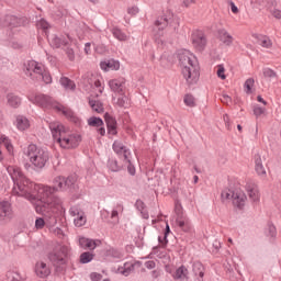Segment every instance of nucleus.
Instances as JSON below:
<instances>
[{
  "instance_id": "5701e85b",
  "label": "nucleus",
  "mask_w": 281,
  "mask_h": 281,
  "mask_svg": "<svg viewBox=\"0 0 281 281\" xmlns=\"http://www.w3.org/2000/svg\"><path fill=\"white\" fill-rule=\"evenodd\" d=\"M18 131H27L30 128V120L23 115H19L14 122Z\"/></svg>"
},
{
  "instance_id": "79ce46f5",
  "label": "nucleus",
  "mask_w": 281,
  "mask_h": 281,
  "mask_svg": "<svg viewBox=\"0 0 281 281\" xmlns=\"http://www.w3.org/2000/svg\"><path fill=\"white\" fill-rule=\"evenodd\" d=\"M254 85H256V81L254 80V78H249L245 81V91L246 93H251V90L254 89Z\"/></svg>"
},
{
  "instance_id": "ea45409f",
  "label": "nucleus",
  "mask_w": 281,
  "mask_h": 281,
  "mask_svg": "<svg viewBox=\"0 0 281 281\" xmlns=\"http://www.w3.org/2000/svg\"><path fill=\"white\" fill-rule=\"evenodd\" d=\"M91 260H93V254L91 252H82L80 256V262H82V265H87L88 262H91Z\"/></svg>"
},
{
  "instance_id": "7c9ffc66",
  "label": "nucleus",
  "mask_w": 281,
  "mask_h": 281,
  "mask_svg": "<svg viewBox=\"0 0 281 281\" xmlns=\"http://www.w3.org/2000/svg\"><path fill=\"white\" fill-rule=\"evenodd\" d=\"M169 23L170 19H168V16H160L156 20L155 25L158 27V30H166Z\"/></svg>"
},
{
  "instance_id": "a878e982",
  "label": "nucleus",
  "mask_w": 281,
  "mask_h": 281,
  "mask_svg": "<svg viewBox=\"0 0 281 281\" xmlns=\"http://www.w3.org/2000/svg\"><path fill=\"white\" fill-rule=\"evenodd\" d=\"M188 274H189L188 268H186V266H181L175 271L173 278L175 280L184 281V280H188Z\"/></svg>"
},
{
  "instance_id": "052dcab7",
  "label": "nucleus",
  "mask_w": 281,
  "mask_h": 281,
  "mask_svg": "<svg viewBox=\"0 0 281 281\" xmlns=\"http://www.w3.org/2000/svg\"><path fill=\"white\" fill-rule=\"evenodd\" d=\"M145 267H146L147 269H155V261H147V262L145 263Z\"/></svg>"
},
{
  "instance_id": "49530a36",
  "label": "nucleus",
  "mask_w": 281,
  "mask_h": 281,
  "mask_svg": "<svg viewBox=\"0 0 281 281\" xmlns=\"http://www.w3.org/2000/svg\"><path fill=\"white\" fill-rule=\"evenodd\" d=\"M94 88L99 91V93H103V91H104V81L100 80V79H97L94 81Z\"/></svg>"
},
{
  "instance_id": "423d86ee",
  "label": "nucleus",
  "mask_w": 281,
  "mask_h": 281,
  "mask_svg": "<svg viewBox=\"0 0 281 281\" xmlns=\"http://www.w3.org/2000/svg\"><path fill=\"white\" fill-rule=\"evenodd\" d=\"M26 157L34 170H43L49 161V151L36 145H30L26 150Z\"/></svg>"
},
{
  "instance_id": "393cba45",
  "label": "nucleus",
  "mask_w": 281,
  "mask_h": 281,
  "mask_svg": "<svg viewBox=\"0 0 281 281\" xmlns=\"http://www.w3.org/2000/svg\"><path fill=\"white\" fill-rule=\"evenodd\" d=\"M7 104L8 106H11V109H19V106H21V97L14 93H9L7 95Z\"/></svg>"
},
{
  "instance_id": "864d4df0",
  "label": "nucleus",
  "mask_w": 281,
  "mask_h": 281,
  "mask_svg": "<svg viewBox=\"0 0 281 281\" xmlns=\"http://www.w3.org/2000/svg\"><path fill=\"white\" fill-rule=\"evenodd\" d=\"M50 44L53 45V47H61L63 46V41H60L59 37H53L50 40Z\"/></svg>"
},
{
  "instance_id": "4be33fe9",
  "label": "nucleus",
  "mask_w": 281,
  "mask_h": 281,
  "mask_svg": "<svg viewBox=\"0 0 281 281\" xmlns=\"http://www.w3.org/2000/svg\"><path fill=\"white\" fill-rule=\"evenodd\" d=\"M2 148H5L9 155H14V146H12L10 139L5 136H0V161L3 159V157H1Z\"/></svg>"
},
{
  "instance_id": "473e14b6",
  "label": "nucleus",
  "mask_w": 281,
  "mask_h": 281,
  "mask_svg": "<svg viewBox=\"0 0 281 281\" xmlns=\"http://www.w3.org/2000/svg\"><path fill=\"white\" fill-rule=\"evenodd\" d=\"M122 212H124V205H122V204H116L114 207H113V210H112V212H111V218L112 220H116V222L119 221V216H120V214H122Z\"/></svg>"
},
{
  "instance_id": "bb28decb",
  "label": "nucleus",
  "mask_w": 281,
  "mask_h": 281,
  "mask_svg": "<svg viewBox=\"0 0 281 281\" xmlns=\"http://www.w3.org/2000/svg\"><path fill=\"white\" fill-rule=\"evenodd\" d=\"M178 227L182 229V232L190 233L192 232V223H190V220L183 217V218H178L176 221Z\"/></svg>"
},
{
  "instance_id": "c9c22d12",
  "label": "nucleus",
  "mask_w": 281,
  "mask_h": 281,
  "mask_svg": "<svg viewBox=\"0 0 281 281\" xmlns=\"http://www.w3.org/2000/svg\"><path fill=\"white\" fill-rule=\"evenodd\" d=\"M60 85L65 87L68 91H71L76 87V83H74V81L66 77H63L60 79Z\"/></svg>"
},
{
  "instance_id": "de8ad7c7",
  "label": "nucleus",
  "mask_w": 281,
  "mask_h": 281,
  "mask_svg": "<svg viewBox=\"0 0 281 281\" xmlns=\"http://www.w3.org/2000/svg\"><path fill=\"white\" fill-rule=\"evenodd\" d=\"M41 80H44L46 85H49L52 82V75H49V72L46 71L45 68H44V72L41 76Z\"/></svg>"
},
{
  "instance_id": "bf43d9fd",
  "label": "nucleus",
  "mask_w": 281,
  "mask_h": 281,
  "mask_svg": "<svg viewBox=\"0 0 281 281\" xmlns=\"http://www.w3.org/2000/svg\"><path fill=\"white\" fill-rule=\"evenodd\" d=\"M231 11L233 12V14H238L239 10L238 7H236V3L231 2Z\"/></svg>"
},
{
  "instance_id": "a18cd8bd",
  "label": "nucleus",
  "mask_w": 281,
  "mask_h": 281,
  "mask_svg": "<svg viewBox=\"0 0 281 281\" xmlns=\"http://www.w3.org/2000/svg\"><path fill=\"white\" fill-rule=\"evenodd\" d=\"M134 267L135 266L133 263L127 262L124 265V270H121V273L123 276H128L131 273V271H133Z\"/></svg>"
},
{
  "instance_id": "b1692460",
  "label": "nucleus",
  "mask_w": 281,
  "mask_h": 281,
  "mask_svg": "<svg viewBox=\"0 0 281 281\" xmlns=\"http://www.w3.org/2000/svg\"><path fill=\"white\" fill-rule=\"evenodd\" d=\"M192 271L194 276L198 277L199 281H203V276H205V267H203V263H201L200 261L193 262Z\"/></svg>"
},
{
  "instance_id": "c756f323",
  "label": "nucleus",
  "mask_w": 281,
  "mask_h": 281,
  "mask_svg": "<svg viewBox=\"0 0 281 281\" xmlns=\"http://www.w3.org/2000/svg\"><path fill=\"white\" fill-rule=\"evenodd\" d=\"M247 192L250 201H254L255 203L260 201V192L258 191V188L248 187Z\"/></svg>"
},
{
  "instance_id": "2f4dec72",
  "label": "nucleus",
  "mask_w": 281,
  "mask_h": 281,
  "mask_svg": "<svg viewBox=\"0 0 281 281\" xmlns=\"http://www.w3.org/2000/svg\"><path fill=\"white\" fill-rule=\"evenodd\" d=\"M173 38L175 36H170V32L166 31L162 37L156 40V43H158V45H161V47H164L166 43H172Z\"/></svg>"
},
{
  "instance_id": "0e129e2a",
  "label": "nucleus",
  "mask_w": 281,
  "mask_h": 281,
  "mask_svg": "<svg viewBox=\"0 0 281 281\" xmlns=\"http://www.w3.org/2000/svg\"><path fill=\"white\" fill-rule=\"evenodd\" d=\"M223 120H224L225 125L227 126V128H229V115L224 114V115H223Z\"/></svg>"
},
{
  "instance_id": "e2e57ef3",
  "label": "nucleus",
  "mask_w": 281,
  "mask_h": 281,
  "mask_svg": "<svg viewBox=\"0 0 281 281\" xmlns=\"http://www.w3.org/2000/svg\"><path fill=\"white\" fill-rule=\"evenodd\" d=\"M196 0H183V4L186 8H190Z\"/></svg>"
},
{
  "instance_id": "37998d69",
  "label": "nucleus",
  "mask_w": 281,
  "mask_h": 281,
  "mask_svg": "<svg viewBox=\"0 0 281 281\" xmlns=\"http://www.w3.org/2000/svg\"><path fill=\"white\" fill-rule=\"evenodd\" d=\"M216 74L217 78H221V80H225L227 76H225V67L223 65H218L216 67Z\"/></svg>"
},
{
  "instance_id": "5fc2aeb1",
  "label": "nucleus",
  "mask_w": 281,
  "mask_h": 281,
  "mask_svg": "<svg viewBox=\"0 0 281 281\" xmlns=\"http://www.w3.org/2000/svg\"><path fill=\"white\" fill-rule=\"evenodd\" d=\"M90 280L100 281V280H102V274H100L98 272H92V273H90Z\"/></svg>"
},
{
  "instance_id": "0eeeda50",
  "label": "nucleus",
  "mask_w": 281,
  "mask_h": 281,
  "mask_svg": "<svg viewBox=\"0 0 281 281\" xmlns=\"http://www.w3.org/2000/svg\"><path fill=\"white\" fill-rule=\"evenodd\" d=\"M69 251V247L59 246L48 255V260H50L54 267H63L67 265Z\"/></svg>"
},
{
  "instance_id": "3c124183",
  "label": "nucleus",
  "mask_w": 281,
  "mask_h": 281,
  "mask_svg": "<svg viewBox=\"0 0 281 281\" xmlns=\"http://www.w3.org/2000/svg\"><path fill=\"white\" fill-rule=\"evenodd\" d=\"M263 76L265 78H276L277 75L272 69L266 68L263 69Z\"/></svg>"
},
{
  "instance_id": "4d7b16f0",
  "label": "nucleus",
  "mask_w": 281,
  "mask_h": 281,
  "mask_svg": "<svg viewBox=\"0 0 281 281\" xmlns=\"http://www.w3.org/2000/svg\"><path fill=\"white\" fill-rule=\"evenodd\" d=\"M222 102L224 104H231L232 103V97L227 95V94H223L222 97Z\"/></svg>"
},
{
  "instance_id": "aec40b11",
  "label": "nucleus",
  "mask_w": 281,
  "mask_h": 281,
  "mask_svg": "<svg viewBox=\"0 0 281 281\" xmlns=\"http://www.w3.org/2000/svg\"><path fill=\"white\" fill-rule=\"evenodd\" d=\"M247 202V195L241 190H236L235 194L233 195V203L237 207H243Z\"/></svg>"
},
{
  "instance_id": "774afa93",
  "label": "nucleus",
  "mask_w": 281,
  "mask_h": 281,
  "mask_svg": "<svg viewBox=\"0 0 281 281\" xmlns=\"http://www.w3.org/2000/svg\"><path fill=\"white\" fill-rule=\"evenodd\" d=\"M68 58L70 59V60H74V50H68Z\"/></svg>"
},
{
  "instance_id": "4c0bfd02",
  "label": "nucleus",
  "mask_w": 281,
  "mask_h": 281,
  "mask_svg": "<svg viewBox=\"0 0 281 281\" xmlns=\"http://www.w3.org/2000/svg\"><path fill=\"white\" fill-rule=\"evenodd\" d=\"M266 236L268 238H276V236H278V231H277L276 226L268 225V227L266 228Z\"/></svg>"
},
{
  "instance_id": "6e6552de",
  "label": "nucleus",
  "mask_w": 281,
  "mask_h": 281,
  "mask_svg": "<svg viewBox=\"0 0 281 281\" xmlns=\"http://www.w3.org/2000/svg\"><path fill=\"white\" fill-rule=\"evenodd\" d=\"M54 210H58V207L50 209L47 212L38 213L44 217H38L35 221V227L37 229H43V227H54L56 224V215H54Z\"/></svg>"
},
{
  "instance_id": "f03ea898",
  "label": "nucleus",
  "mask_w": 281,
  "mask_h": 281,
  "mask_svg": "<svg viewBox=\"0 0 281 281\" xmlns=\"http://www.w3.org/2000/svg\"><path fill=\"white\" fill-rule=\"evenodd\" d=\"M178 63L187 85H196L201 76L196 56L188 49L178 50Z\"/></svg>"
},
{
  "instance_id": "4468645a",
  "label": "nucleus",
  "mask_w": 281,
  "mask_h": 281,
  "mask_svg": "<svg viewBox=\"0 0 281 281\" xmlns=\"http://www.w3.org/2000/svg\"><path fill=\"white\" fill-rule=\"evenodd\" d=\"M88 124L90 126H93L94 128H98L97 132L99 133V135H101V137H104V135H106V130L104 128V121H102V119L91 116L90 119H88Z\"/></svg>"
},
{
  "instance_id": "2eb2a0df",
  "label": "nucleus",
  "mask_w": 281,
  "mask_h": 281,
  "mask_svg": "<svg viewBox=\"0 0 281 281\" xmlns=\"http://www.w3.org/2000/svg\"><path fill=\"white\" fill-rule=\"evenodd\" d=\"M124 85H126L125 78L111 79L109 81V87L114 93H124Z\"/></svg>"
},
{
  "instance_id": "8fccbe9b",
  "label": "nucleus",
  "mask_w": 281,
  "mask_h": 281,
  "mask_svg": "<svg viewBox=\"0 0 281 281\" xmlns=\"http://www.w3.org/2000/svg\"><path fill=\"white\" fill-rule=\"evenodd\" d=\"M37 27L41 30H49V23L45 21V19H42L37 22Z\"/></svg>"
},
{
  "instance_id": "e433bc0d",
  "label": "nucleus",
  "mask_w": 281,
  "mask_h": 281,
  "mask_svg": "<svg viewBox=\"0 0 281 281\" xmlns=\"http://www.w3.org/2000/svg\"><path fill=\"white\" fill-rule=\"evenodd\" d=\"M236 191H233L232 189H224L222 192V199L224 201H234V194Z\"/></svg>"
},
{
  "instance_id": "680f3d73",
  "label": "nucleus",
  "mask_w": 281,
  "mask_h": 281,
  "mask_svg": "<svg viewBox=\"0 0 281 281\" xmlns=\"http://www.w3.org/2000/svg\"><path fill=\"white\" fill-rule=\"evenodd\" d=\"M85 53L86 54H91V43H86V45H85Z\"/></svg>"
},
{
  "instance_id": "20e7f679",
  "label": "nucleus",
  "mask_w": 281,
  "mask_h": 281,
  "mask_svg": "<svg viewBox=\"0 0 281 281\" xmlns=\"http://www.w3.org/2000/svg\"><path fill=\"white\" fill-rule=\"evenodd\" d=\"M76 178L74 177H61L58 176L53 180V187L45 186V188L50 189V193L48 195V204L42 203L44 207H42V212H36V214H45V212H49V210H54V207H60L63 205V201L60 198L54 195V192H58V190H67L68 188H71V186H75Z\"/></svg>"
},
{
  "instance_id": "c85d7f7f",
  "label": "nucleus",
  "mask_w": 281,
  "mask_h": 281,
  "mask_svg": "<svg viewBox=\"0 0 281 281\" xmlns=\"http://www.w3.org/2000/svg\"><path fill=\"white\" fill-rule=\"evenodd\" d=\"M90 109H92L93 113H104V104L102 102L90 99L89 100Z\"/></svg>"
},
{
  "instance_id": "13d9d810",
  "label": "nucleus",
  "mask_w": 281,
  "mask_h": 281,
  "mask_svg": "<svg viewBox=\"0 0 281 281\" xmlns=\"http://www.w3.org/2000/svg\"><path fill=\"white\" fill-rule=\"evenodd\" d=\"M117 106H126V98H119L116 101Z\"/></svg>"
},
{
  "instance_id": "f3484780",
  "label": "nucleus",
  "mask_w": 281,
  "mask_h": 281,
  "mask_svg": "<svg viewBox=\"0 0 281 281\" xmlns=\"http://www.w3.org/2000/svg\"><path fill=\"white\" fill-rule=\"evenodd\" d=\"M12 218V206L9 202H0V222Z\"/></svg>"
},
{
  "instance_id": "ddd939ff",
  "label": "nucleus",
  "mask_w": 281,
  "mask_h": 281,
  "mask_svg": "<svg viewBox=\"0 0 281 281\" xmlns=\"http://www.w3.org/2000/svg\"><path fill=\"white\" fill-rule=\"evenodd\" d=\"M217 38L220 42L223 43L226 47H232L234 45V36H232L228 32L227 29H220L217 31Z\"/></svg>"
},
{
  "instance_id": "dca6fc26",
  "label": "nucleus",
  "mask_w": 281,
  "mask_h": 281,
  "mask_svg": "<svg viewBox=\"0 0 281 281\" xmlns=\"http://www.w3.org/2000/svg\"><path fill=\"white\" fill-rule=\"evenodd\" d=\"M113 150L116 153V155H123L126 164H131V160L128 159L131 153L126 150V147L124 146V144H122V142L115 140L113 144Z\"/></svg>"
},
{
  "instance_id": "cd10ccee",
  "label": "nucleus",
  "mask_w": 281,
  "mask_h": 281,
  "mask_svg": "<svg viewBox=\"0 0 281 281\" xmlns=\"http://www.w3.org/2000/svg\"><path fill=\"white\" fill-rule=\"evenodd\" d=\"M79 245L83 249H95V247H98V243L95 240L86 237L79 238Z\"/></svg>"
},
{
  "instance_id": "412c9836",
  "label": "nucleus",
  "mask_w": 281,
  "mask_h": 281,
  "mask_svg": "<svg viewBox=\"0 0 281 281\" xmlns=\"http://www.w3.org/2000/svg\"><path fill=\"white\" fill-rule=\"evenodd\" d=\"M254 161L257 175L259 177H267V170L265 169V165H262V157L260 155H256Z\"/></svg>"
},
{
  "instance_id": "72a5a7b5",
  "label": "nucleus",
  "mask_w": 281,
  "mask_h": 281,
  "mask_svg": "<svg viewBox=\"0 0 281 281\" xmlns=\"http://www.w3.org/2000/svg\"><path fill=\"white\" fill-rule=\"evenodd\" d=\"M112 34L117 41H128V35H126V33L122 32L120 29H113Z\"/></svg>"
},
{
  "instance_id": "338daca9",
  "label": "nucleus",
  "mask_w": 281,
  "mask_h": 281,
  "mask_svg": "<svg viewBox=\"0 0 281 281\" xmlns=\"http://www.w3.org/2000/svg\"><path fill=\"white\" fill-rule=\"evenodd\" d=\"M257 100L267 106V101H265V99H262L260 95L257 97Z\"/></svg>"
},
{
  "instance_id": "603ef678",
  "label": "nucleus",
  "mask_w": 281,
  "mask_h": 281,
  "mask_svg": "<svg viewBox=\"0 0 281 281\" xmlns=\"http://www.w3.org/2000/svg\"><path fill=\"white\" fill-rule=\"evenodd\" d=\"M8 278L11 279L10 281H21V274L18 272H9Z\"/></svg>"
},
{
  "instance_id": "f257e3e1",
  "label": "nucleus",
  "mask_w": 281,
  "mask_h": 281,
  "mask_svg": "<svg viewBox=\"0 0 281 281\" xmlns=\"http://www.w3.org/2000/svg\"><path fill=\"white\" fill-rule=\"evenodd\" d=\"M7 172L10 175L14 182L12 194L14 196H23L30 201L35 212H43L45 205H49V194L52 189L45 184H36L23 175L21 168L16 166H8ZM43 203L45 205H43Z\"/></svg>"
},
{
  "instance_id": "6ab92c4d",
  "label": "nucleus",
  "mask_w": 281,
  "mask_h": 281,
  "mask_svg": "<svg viewBox=\"0 0 281 281\" xmlns=\"http://www.w3.org/2000/svg\"><path fill=\"white\" fill-rule=\"evenodd\" d=\"M104 117L109 134L117 135V122L115 121V119H113V116H111L109 113H106Z\"/></svg>"
},
{
  "instance_id": "a19ab883",
  "label": "nucleus",
  "mask_w": 281,
  "mask_h": 281,
  "mask_svg": "<svg viewBox=\"0 0 281 281\" xmlns=\"http://www.w3.org/2000/svg\"><path fill=\"white\" fill-rule=\"evenodd\" d=\"M259 45H261V47H266V49H270V47L273 45V42H271V38L269 37H261L259 40Z\"/></svg>"
},
{
  "instance_id": "09e8293b",
  "label": "nucleus",
  "mask_w": 281,
  "mask_h": 281,
  "mask_svg": "<svg viewBox=\"0 0 281 281\" xmlns=\"http://www.w3.org/2000/svg\"><path fill=\"white\" fill-rule=\"evenodd\" d=\"M109 168L112 170V172H117L120 170V166L117 165V160H109Z\"/></svg>"
},
{
  "instance_id": "39448f33",
  "label": "nucleus",
  "mask_w": 281,
  "mask_h": 281,
  "mask_svg": "<svg viewBox=\"0 0 281 281\" xmlns=\"http://www.w3.org/2000/svg\"><path fill=\"white\" fill-rule=\"evenodd\" d=\"M27 100L37 106H42V109H54L57 113H63L66 117H74V112L69 108L56 102L52 97L38 92H31L27 94Z\"/></svg>"
},
{
  "instance_id": "7ed1b4c3",
  "label": "nucleus",
  "mask_w": 281,
  "mask_h": 281,
  "mask_svg": "<svg viewBox=\"0 0 281 281\" xmlns=\"http://www.w3.org/2000/svg\"><path fill=\"white\" fill-rule=\"evenodd\" d=\"M49 130L60 148L71 150V148H78L82 138L79 134L72 133L69 128L65 127L60 122L54 121L49 123Z\"/></svg>"
},
{
  "instance_id": "69168bd1",
  "label": "nucleus",
  "mask_w": 281,
  "mask_h": 281,
  "mask_svg": "<svg viewBox=\"0 0 281 281\" xmlns=\"http://www.w3.org/2000/svg\"><path fill=\"white\" fill-rule=\"evenodd\" d=\"M127 170L130 175H135V167H133L132 165H128Z\"/></svg>"
},
{
  "instance_id": "6e6d98bb",
  "label": "nucleus",
  "mask_w": 281,
  "mask_h": 281,
  "mask_svg": "<svg viewBox=\"0 0 281 281\" xmlns=\"http://www.w3.org/2000/svg\"><path fill=\"white\" fill-rule=\"evenodd\" d=\"M271 14L274 19H281V10L280 9H273L271 11Z\"/></svg>"
},
{
  "instance_id": "f704fd0d",
  "label": "nucleus",
  "mask_w": 281,
  "mask_h": 281,
  "mask_svg": "<svg viewBox=\"0 0 281 281\" xmlns=\"http://www.w3.org/2000/svg\"><path fill=\"white\" fill-rule=\"evenodd\" d=\"M252 113L255 117H262V115H267V108H262L260 105H254Z\"/></svg>"
},
{
  "instance_id": "f8f14e48",
  "label": "nucleus",
  "mask_w": 281,
  "mask_h": 281,
  "mask_svg": "<svg viewBox=\"0 0 281 281\" xmlns=\"http://www.w3.org/2000/svg\"><path fill=\"white\" fill-rule=\"evenodd\" d=\"M192 43L193 47L198 49V52H203L205 49V46L207 45V38H205V35L201 32H194L192 34Z\"/></svg>"
},
{
  "instance_id": "9b49d317",
  "label": "nucleus",
  "mask_w": 281,
  "mask_h": 281,
  "mask_svg": "<svg viewBox=\"0 0 281 281\" xmlns=\"http://www.w3.org/2000/svg\"><path fill=\"white\" fill-rule=\"evenodd\" d=\"M34 273L37 278L45 279L48 278V276H50L52 268L45 261L40 260L35 263Z\"/></svg>"
},
{
  "instance_id": "a211bd4d",
  "label": "nucleus",
  "mask_w": 281,
  "mask_h": 281,
  "mask_svg": "<svg viewBox=\"0 0 281 281\" xmlns=\"http://www.w3.org/2000/svg\"><path fill=\"white\" fill-rule=\"evenodd\" d=\"M100 67L102 71H117L120 69V61L114 59L101 61Z\"/></svg>"
},
{
  "instance_id": "9d476101",
  "label": "nucleus",
  "mask_w": 281,
  "mask_h": 281,
  "mask_svg": "<svg viewBox=\"0 0 281 281\" xmlns=\"http://www.w3.org/2000/svg\"><path fill=\"white\" fill-rule=\"evenodd\" d=\"M70 216L74 217V223L76 227H82L87 224V216L85 215V211L78 206H72L69 210Z\"/></svg>"
},
{
  "instance_id": "1a4fd4ad",
  "label": "nucleus",
  "mask_w": 281,
  "mask_h": 281,
  "mask_svg": "<svg viewBox=\"0 0 281 281\" xmlns=\"http://www.w3.org/2000/svg\"><path fill=\"white\" fill-rule=\"evenodd\" d=\"M24 71L26 76H30L35 80H41V77L45 72V66L37 61L31 60L24 65Z\"/></svg>"
},
{
  "instance_id": "58836bf2",
  "label": "nucleus",
  "mask_w": 281,
  "mask_h": 281,
  "mask_svg": "<svg viewBox=\"0 0 281 281\" xmlns=\"http://www.w3.org/2000/svg\"><path fill=\"white\" fill-rule=\"evenodd\" d=\"M183 102L186 106H190V108L196 106V99H194L191 94H186Z\"/></svg>"
},
{
  "instance_id": "c03bdc74",
  "label": "nucleus",
  "mask_w": 281,
  "mask_h": 281,
  "mask_svg": "<svg viewBox=\"0 0 281 281\" xmlns=\"http://www.w3.org/2000/svg\"><path fill=\"white\" fill-rule=\"evenodd\" d=\"M127 14H130V16H137V14H139V7L138 5L128 7Z\"/></svg>"
}]
</instances>
